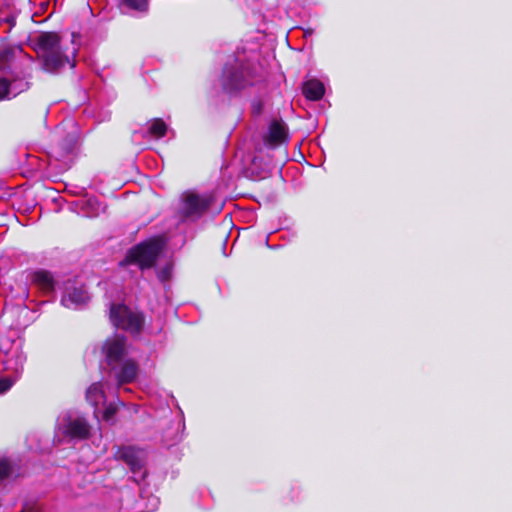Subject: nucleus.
Here are the masks:
<instances>
[{"label":"nucleus","instance_id":"obj_1","mask_svg":"<svg viewBox=\"0 0 512 512\" xmlns=\"http://www.w3.org/2000/svg\"><path fill=\"white\" fill-rule=\"evenodd\" d=\"M29 42L46 71L56 73L66 65L75 66V56L78 51L75 35H72L70 47L63 45L55 32L35 34L30 37Z\"/></svg>","mask_w":512,"mask_h":512},{"label":"nucleus","instance_id":"obj_2","mask_svg":"<svg viewBox=\"0 0 512 512\" xmlns=\"http://www.w3.org/2000/svg\"><path fill=\"white\" fill-rule=\"evenodd\" d=\"M259 80L256 69L251 63L235 61L224 67L221 83L226 93L233 94Z\"/></svg>","mask_w":512,"mask_h":512},{"label":"nucleus","instance_id":"obj_3","mask_svg":"<svg viewBox=\"0 0 512 512\" xmlns=\"http://www.w3.org/2000/svg\"><path fill=\"white\" fill-rule=\"evenodd\" d=\"M215 201L213 193L196 194L186 192L181 196V202L178 208L179 216L185 221H196Z\"/></svg>","mask_w":512,"mask_h":512},{"label":"nucleus","instance_id":"obj_4","mask_svg":"<svg viewBox=\"0 0 512 512\" xmlns=\"http://www.w3.org/2000/svg\"><path fill=\"white\" fill-rule=\"evenodd\" d=\"M162 248L163 244L159 240L141 243L127 253L121 264L137 265L140 269L150 268L155 263Z\"/></svg>","mask_w":512,"mask_h":512},{"label":"nucleus","instance_id":"obj_5","mask_svg":"<svg viewBox=\"0 0 512 512\" xmlns=\"http://www.w3.org/2000/svg\"><path fill=\"white\" fill-rule=\"evenodd\" d=\"M109 317L115 327L131 333L140 332L144 324V317L140 312L123 304H111Z\"/></svg>","mask_w":512,"mask_h":512},{"label":"nucleus","instance_id":"obj_6","mask_svg":"<svg viewBox=\"0 0 512 512\" xmlns=\"http://www.w3.org/2000/svg\"><path fill=\"white\" fill-rule=\"evenodd\" d=\"M57 428L59 433L70 439H85L90 434V426L86 419L73 412L61 415Z\"/></svg>","mask_w":512,"mask_h":512},{"label":"nucleus","instance_id":"obj_7","mask_svg":"<svg viewBox=\"0 0 512 512\" xmlns=\"http://www.w3.org/2000/svg\"><path fill=\"white\" fill-rule=\"evenodd\" d=\"M117 459L123 460L130 468L135 482H140L146 477L143 470L146 462V452L134 447H122L115 453Z\"/></svg>","mask_w":512,"mask_h":512},{"label":"nucleus","instance_id":"obj_8","mask_svg":"<svg viewBox=\"0 0 512 512\" xmlns=\"http://www.w3.org/2000/svg\"><path fill=\"white\" fill-rule=\"evenodd\" d=\"M103 349L108 365L115 370L126 353V338L123 335H115L106 340Z\"/></svg>","mask_w":512,"mask_h":512},{"label":"nucleus","instance_id":"obj_9","mask_svg":"<svg viewBox=\"0 0 512 512\" xmlns=\"http://www.w3.org/2000/svg\"><path fill=\"white\" fill-rule=\"evenodd\" d=\"M89 299L88 293L83 286H69L66 288L61 299V304L69 309L82 307Z\"/></svg>","mask_w":512,"mask_h":512},{"label":"nucleus","instance_id":"obj_10","mask_svg":"<svg viewBox=\"0 0 512 512\" xmlns=\"http://www.w3.org/2000/svg\"><path fill=\"white\" fill-rule=\"evenodd\" d=\"M288 140V128L282 120H273L270 125L264 142L270 147H277Z\"/></svg>","mask_w":512,"mask_h":512},{"label":"nucleus","instance_id":"obj_11","mask_svg":"<svg viewBox=\"0 0 512 512\" xmlns=\"http://www.w3.org/2000/svg\"><path fill=\"white\" fill-rule=\"evenodd\" d=\"M86 399L91 406L94 407V415L96 418L99 417L101 405L106 402V396L101 383H93L86 391Z\"/></svg>","mask_w":512,"mask_h":512},{"label":"nucleus","instance_id":"obj_12","mask_svg":"<svg viewBox=\"0 0 512 512\" xmlns=\"http://www.w3.org/2000/svg\"><path fill=\"white\" fill-rule=\"evenodd\" d=\"M28 89V83L23 80L10 82L5 78L0 79V100L17 96Z\"/></svg>","mask_w":512,"mask_h":512},{"label":"nucleus","instance_id":"obj_13","mask_svg":"<svg viewBox=\"0 0 512 512\" xmlns=\"http://www.w3.org/2000/svg\"><path fill=\"white\" fill-rule=\"evenodd\" d=\"M121 368L115 371V378L118 386L132 382L138 373V366L133 361L121 362Z\"/></svg>","mask_w":512,"mask_h":512},{"label":"nucleus","instance_id":"obj_14","mask_svg":"<svg viewBox=\"0 0 512 512\" xmlns=\"http://www.w3.org/2000/svg\"><path fill=\"white\" fill-rule=\"evenodd\" d=\"M78 204L81 209L80 213L85 217H97L101 212L105 211V207L96 198L83 199Z\"/></svg>","mask_w":512,"mask_h":512},{"label":"nucleus","instance_id":"obj_15","mask_svg":"<svg viewBox=\"0 0 512 512\" xmlns=\"http://www.w3.org/2000/svg\"><path fill=\"white\" fill-rule=\"evenodd\" d=\"M324 93V85L317 79L308 80L303 85V94L309 100L317 101L322 98Z\"/></svg>","mask_w":512,"mask_h":512},{"label":"nucleus","instance_id":"obj_16","mask_svg":"<svg viewBox=\"0 0 512 512\" xmlns=\"http://www.w3.org/2000/svg\"><path fill=\"white\" fill-rule=\"evenodd\" d=\"M32 281L44 292H52L55 288V280L48 271H36L33 274Z\"/></svg>","mask_w":512,"mask_h":512},{"label":"nucleus","instance_id":"obj_17","mask_svg":"<svg viewBox=\"0 0 512 512\" xmlns=\"http://www.w3.org/2000/svg\"><path fill=\"white\" fill-rule=\"evenodd\" d=\"M149 8L148 0H121L120 9L123 13L137 12L147 13Z\"/></svg>","mask_w":512,"mask_h":512},{"label":"nucleus","instance_id":"obj_18","mask_svg":"<svg viewBox=\"0 0 512 512\" xmlns=\"http://www.w3.org/2000/svg\"><path fill=\"white\" fill-rule=\"evenodd\" d=\"M166 131H167V125L161 119H154L149 124L148 132L152 137H154L156 139H159V138L165 136Z\"/></svg>","mask_w":512,"mask_h":512},{"label":"nucleus","instance_id":"obj_19","mask_svg":"<svg viewBox=\"0 0 512 512\" xmlns=\"http://www.w3.org/2000/svg\"><path fill=\"white\" fill-rule=\"evenodd\" d=\"M13 473V466L11 462L6 459H0V483L8 479Z\"/></svg>","mask_w":512,"mask_h":512},{"label":"nucleus","instance_id":"obj_20","mask_svg":"<svg viewBox=\"0 0 512 512\" xmlns=\"http://www.w3.org/2000/svg\"><path fill=\"white\" fill-rule=\"evenodd\" d=\"M116 411H117V407L114 404L111 403V404L107 405L102 413L103 420H105L107 422H111L114 418Z\"/></svg>","mask_w":512,"mask_h":512},{"label":"nucleus","instance_id":"obj_21","mask_svg":"<svg viewBox=\"0 0 512 512\" xmlns=\"http://www.w3.org/2000/svg\"><path fill=\"white\" fill-rule=\"evenodd\" d=\"M171 271H172V265L166 264L163 268L158 270V272H157L158 279L161 282H165V281L169 280V278L171 276Z\"/></svg>","mask_w":512,"mask_h":512},{"label":"nucleus","instance_id":"obj_22","mask_svg":"<svg viewBox=\"0 0 512 512\" xmlns=\"http://www.w3.org/2000/svg\"><path fill=\"white\" fill-rule=\"evenodd\" d=\"M13 385V382L9 379L0 380V394L8 391Z\"/></svg>","mask_w":512,"mask_h":512}]
</instances>
